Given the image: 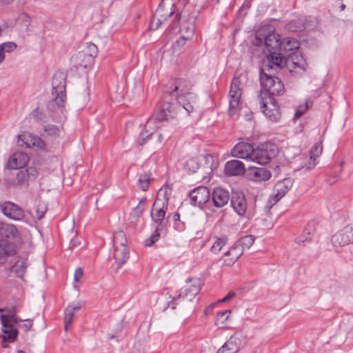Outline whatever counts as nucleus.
<instances>
[{"label": "nucleus", "instance_id": "obj_9", "mask_svg": "<svg viewBox=\"0 0 353 353\" xmlns=\"http://www.w3.org/2000/svg\"><path fill=\"white\" fill-rule=\"evenodd\" d=\"M279 149L275 144L265 143L256 148H253L250 161L261 165L268 163L270 160L276 156Z\"/></svg>", "mask_w": 353, "mask_h": 353}, {"label": "nucleus", "instance_id": "obj_13", "mask_svg": "<svg viewBox=\"0 0 353 353\" xmlns=\"http://www.w3.org/2000/svg\"><path fill=\"white\" fill-rule=\"evenodd\" d=\"M292 186V180L289 178L278 181L273 189V194L268 200L270 209L282 199Z\"/></svg>", "mask_w": 353, "mask_h": 353}, {"label": "nucleus", "instance_id": "obj_42", "mask_svg": "<svg viewBox=\"0 0 353 353\" xmlns=\"http://www.w3.org/2000/svg\"><path fill=\"white\" fill-rule=\"evenodd\" d=\"M59 132H60L59 128L54 125L48 124L44 127V133H45L44 136L45 137H52V138L57 137V136H59Z\"/></svg>", "mask_w": 353, "mask_h": 353}, {"label": "nucleus", "instance_id": "obj_24", "mask_svg": "<svg viewBox=\"0 0 353 353\" xmlns=\"http://www.w3.org/2000/svg\"><path fill=\"white\" fill-rule=\"evenodd\" d=\"M2 212L11 219L21 220L24 217L23 210L12 202H5L2 205Z\"/></svg>", "mask_w": 353, "mask_h": 353}, {"label": "nucleus", "instance_id": "obj_39", "mask_svg": "<svg viewBox=\"0 0 353 353\" xmlns=\"http://www.w3.org/2000/svg\"><path fill=\"white\" fill-rule=\"evenodd\" d=\"M254 240V236L246 235L239 239L234 244L238 247L242 248L243 252L245 249H248L252 245Z\"/></svg>", "mask_w": 353, "mask_h": 353}, {"label": "nucleus", "instance_id": "obj_12", "mask_svg": "<svg viewBox=\"0 0 353 353\" xmlns=\"http://www.w3.org/2000/svg\"><path fill=\"white\" fill-rule=\"evenodd\" d=\"M274 68L270 63L263 65L260 73V81L261 86L266 91V92L261 93L263 96H265V94H270L272 87H273L274 83H276L274 79H279V78L274 76Z\"/></svg>", "mask_w": 353, "mask_h": 353}, {"label": "nucleus", "instance_id": "obj_60", "mask_svg": "<svg viewBox=\"0 0 353 353\" xmlns=\"http://www.w3.org/2000/svg\"><path fill=\"white\" fill-rule=\"evenodd\" d=\"M26 322L21 327L24 329L25 331L30 330L32 327V321L31 319H26L24 321Z\"/></svg>", "mask_w": 353, "mask_h": 353}, {"label": "nucleus", "instance_id": "obj_45", "mask_svg": "<svg viewBox=\"0 0 353 353\" xmlns=\"http://www.w3.org/2000/svg\"><path fill=\"white\" fill-rule=\"evenodd\" d=\"M287 28L291 32H300L302 31L305 27L303 22L301 20H294L290 21L287 25Z\"/></svg>", "mask_w": 353, "mask_h": 353}, {"label": "nucleus", "instance_id": "obj_29", "mask_svg": "<svg viewBox=\"0 0 353 353\" xmlns=\"http://www.w3.org/2000/svg\"><path fill=\"white\" fill-rule=\"evenodd\" d=\"M245 165L239 160L228 161L225 165V172L228 176H238L245 172Z\"/></svg>", "mask_w": 353, "mask_h": 353}, {"label": "nucleus", "instance_id": "obj_57", "mask_svg": "<svg viewBox=\"0 0 353 353\" xmlns=\"http://www.w3.org/2000/svg\"><path fill=\"white\" fill-rule=\"evenodd\" d=\"M180 19L181 13L177 12L172 22V24L170 25L172 28H174L175 27L178 26V25L179 24Z\"/></svg>", "mask_w": 353, "mask_h": 353}, {"label": "nucleus", "instance_id": "obj_6", "mask_svg": "<svg viewBox=\"0 0 353 353\" xmlns=\"http://www.w3.org/2000/svg\"><path fill=\"white\" fill-rule=\"evenodd\" d=\"M97 53V46L94 43H88L83 49L78 51L71 57L70 61L73 66L77 69H87L93 65Z\"/></svg>", "mask_w": 353, "mask_h": 353}, {"label": "nucleus", "instance_id": "obj_46", "mask_svg": "<svg viewBox=\"0 0 353 353\" xmlns=\"http://www.w3.org/2000/svg\"><path fill=\"white\" fill-rule=\"evenodd\" d=\"M185 168L190 172V173H195L199 168V164L198 161L195 159H190L188 160L185 165Z\"/></svg>", "mask_w": 353, "mask_h": 353}, {"label": "nucleus", "instance_id": "obj_55", "mask_svg": "<svg viewBox=\"0 0 353 353\" xmlns=\"http://www.w3.org/2000/svg\"><path fill=\"white\" fill-rule=\"evenodd\" d=\"M83 276V271L81 268H78L75 270L74 274V281L75 282H79Z\"/></svg>", "mask_w": 353, "mask_h": 353}, {"label": "nucleus", "instance_id": "obj_2", "mask_svg": "<svg viewBox=\"0 0 353 353\" xmlns=\"http://www.w3.org/2000/svg\"><path fill=\"white\" fill-rule=\"evenodd\" d=\"M52 99L47 103V108L51 112H62L65 101V83L63 74H55L52 80Z\"/></svg>", "mask_w": 353, "mask_h": 353}, {"label": "nucleus", "instance_id": "obj_58", "mask_svg": "<svg viewBox=\"0 0 353 353\" xmlns=\"http://www.w3.org/2000/svg\"><path fill=\"white\" fill-rule=\"evenodd\" d=\"M235 296V293L233 292H229L224 298L217 301V303H225L230 300Z\"/></svg>", "mask_w": 353, "mask_h": 353}, {"label": "nucleus", "instance_id": "obj_49", "mask_svg": "<svg viewBox=\"0 0 353 353\" xmlns=\"http://www.w3.org/2000/svg\"><path fill=\"white\" fill-rule=\"evenodd\" d=\"M47 210V206L45 203H39L35 210V217L39 220L42 219Z\"/></svg>", "mask_w": 353, "mask_h": 353}, {"label": "nucleus", "instance_id": "obj_64", "mask_svg": "<svg viewBox=\"0 0 353 353\" xmlns=\"http://www.w3.org/2000/svg\"><path fill=\"white\" fill-rule=\"evenodd\" d=\"M5 59V52L2 50L1 47H0V63L3 62Z\"/></svg>", "mask_w": 353, "mask_h": 353}, {"label": "nucleus", "instance_id": "obj_25", "mask_svg": "<svg viewBox=\"0 0 353 353\" xmlns=\"http://www.w3.org/2000/svg\"><path fill=\"white\" fill-rule=\"evenodd\" d=\"M230 199L229 192L221 188H215L212 194L213 204L221 208L227 205Z\"/></svg>", "mask_w": 353, "mask_h": 353}, {"label": "nucleus", "instance_id": "obj_27", "mask_svg": "<svg viewBox=\"0 0 353 353\" xmlns=\"http://www.w3.org/2000/svg\"><path fill=\"white\" fill-rule=\"evenodd\" d=\"M331 243L334 248H342L352 243L345 227L332 236Z\"/></svg>", "mask_w": 353, "mask_h": 353}, {"label": "nucleus", "instance_id": "obj_20", "mask_svg": "<svg viewBox=\"0 0 353 353\" xmlns=\"http://www.w3.org/2000/svg\"><path fill=\"white\" fill-rule=\"evenodd\" d=\"M247 343V334L242 332H236L225 342L233 353H237L241 348L246 345Z\"/></svg>", "mask_w": 353, "mask_h": 353}, {"label": "nucleus", "instance_id": "obj_18", "mask_svg": "<svg viewBox=\"0 0 353 353\" xmlns=\"http://www.w3.org/2000/svg\"><path fill=\"white\" fill-rule=\"evenodd\" d=\"M0 319L2 325V335L3 339L2 347L3 348L9 347L8 343H14L17 339L18 330L14 327L13 325L8 324L6 321L4 316H0Z\"/></svg>", "mask_w": 353, "mask_h": 353}, {"label": "nucleus", "instance_id": "obj_48", "mask_svg": "<svg viewBox=\"0 0 353 353\" xmlns=\"http://www.w3.org/2000/svg\"><path fill=\"white\" fill-rule=\"evenodd\" d=\"M299 41L296 39H290L284 43V51L285 52L293 51L299 48Z\"/></svg>", "mask_w": 353, "mask_h": 353}, {"label": "nucleus", "instance_id": "obj_59", "mask_svg": "<svg viewBox=\"0 0 353 353\" xmlns=\"http://www.w3.org/2000/svg\"><path fill=\"white\" fill-rule=\"evenodd\" d=\"M346 231L349 234L352 243H353V223L345 226Z\"/></svg>", "mask_w": 353, "mask_h": 353}, {"label": "nucleus", "instance_id": "obj_17", "mask_svg": "<svg viewBox=\"0 0 353 353\" xmlns=\"http://www.w3.org/2000/svg\"><path fill=\"white\" fill-rule=\"evenodd\" d=\"M90 99V92L88 83L83 82L74 92L73 97L74 105L77 109L83 108Z\"/></svg>", "mask_w": 353, "mask_h": 353}, {"label": "nucleus", "instance_id": "obj_35", "mask_svg": "<svg viewBox=\"0 0 353 353\" xmlns=\"http://www.w3.org/2000/svg\"><path fill=\"white\" fill-rule=\"evenodd\" d=\"M196 21V18L194 16H192L187 23L183 22L181 26V31L183 33L182 34H185L186 39H192L194 36V23Z\"/></svg>", "mask_w": 353, "mask_h": 353}, {"label": "nucleus", "instance_id": "obj_37", "mask_svg": "<svg viewBox=\"0 0 353 353\" xmlns=\"http://www.w3.org/2000/svg\"><path fill=\"white\" fill-rule=\"evenodd\" d=\"M27 265L25 261L18 260L11 268L10 271L14 272L16 276L20 279H23L26 273Z\"/></svg>", "mask_w": 353, "mask_h": 353}, {"label": "nucleus", "instance_id": "obj_23", "mask_svg": "<svg viewBox=\"0 0 353 353\" xmlns=\"http://www.w3.org/2000/svg\"><path fill=\"white\" fill-rule=\"evenodd\" d=\"M210 196L209 190L204 186H199L195 188L190 194L191 201L194 205H198L199 206L206 203L209 201Z\"/></svg>", "mask_w": 353, "mask_h": 353}, {"label": "nucleus", "instance_id": "obj_62", "mask_svg": "<svg viewBox=\"0 0 353 353\" xmlns=\"http://www.w3.org/2000/svg\"><path fill=\"white\" fill-rule=\"evenodd\" d=\"M216 353H233L232 352V350H230V348L228 347L227 344L225 343L224 345L218 350Z\"/></svg>", "mask_w": 353, "mask_h": 353}, {"label": "nucleus", "instance_id": "obj_4", "mask_svg": "<svg viewBox=\"0 0 353 353\" xmlns=\"http://www.w3.org/2000/svg\"><path fill=\"white\" fill-rule=\"evenodd\" d=\"M202 282L199 279H188L185 285L181 288L177 297L173 298L172 301L168 303V307L174 310L176 305L183 306L188 302L190 303L201 290Z\"/></svg>", "mask_w": 353, "mask_h": 353}, {"label": "nucleus", "instance_id": "obj_34", "mask_svg": "<svg viewBox=\"0 0 353 353\" xmlns=\"http://www.w3.org/2000/svg\"><path fill=\"white\" fill-rule=\"evenodd\" d=\"M270 54L268 57V62L276 70L275 67L283 68L288 64L287 59L281 56V54L276 53V51L270 52Z\"/></svg>", "mask_w": 353, "mask_h": 353}, {"label": "nucleus", "instance_id": "obj_33", "mask_svg": "<svg viewBox=\"0 0 353 353\" xmlns=\"http://www.w3.org/2000/svg\"><path fill=\"white\" fill-rule=\"evenodd\" d=\"M28 179V172L26 169L19 170L16 174L15 179L11 181L10 179H6V184L8 188L14 185H22L26 184Z\"/></svg>", "mask_w": 353, "mask_h": 353}, {"label": "nucleus", "instance_id": "obj_44", "mask_svg": "<svg viewBox=\"0 0 353 353\" xmlns=\"http://www.w3.org/2000/svg\"><path fill=\"white\" fill-rule=\"evenodd\" d=\"M276 81V83H274V85L273 87H272L271 92L269 96H274V95H281L284 92V85L282 83L281 81L279 79H274Z\"/></svg>", "mask_w": 353, "mask_h": 353}, {"label": "nucleus", "instance_id": "obj_28", "mask_svg": "<svg viewBox=\"0 0 353 353\" xmlns=\"http://www.w3.org/2000/svg\"><path fill=\"white\" fill-rule=\"evenodd\" d=\"M272 176L271 172L263 168H249L248 176L250 179L260 182L268 181Z\"/></svg>", "mask_w": 353, "mask_h": 353}, {"label": "nucleus", "instance_id": "obj_7", "mask_svg": "<svg viewBox=\"0 0 353 353\" xmlns=\"http://www.w3.org/2000/svg\"><path fill=\"white\" fill-rule=\"evenodd\" d=\"M170 194L171 189L167 186L161 188L157 192V199L153 204L150 215L152 221L159 223V225H162Z\"/></svg>", "mask_w": 353, "mask_h": 353}, {"label": "nucleus", "instance_id": "obj_61", "mask_svg": "<svg viewBox=\"0 0 353 353\" xmlns=\"http://www.w3.org/2000/svg\"><path fill=\"white\" fill-rule=\"evenodd\" d=\"M163 225H158V226L156 228L154 232L152 234L156 239H159L160 236V232L163 230Z\"/></svg>", "mask_w": 353, "mask_h": 353}, {"label": "nucleus", "instance_id": "obj_1", "mask_svg": "<svg viewBox=\"0 0 353 353\" xmlns=\"http://www.w3.org/2000/svg\"><path fill=\"white\" fill-rule=\"evenodd\" d=\"M192 85L190 81L185 79L172 80L169 83L166 92L170 95L175 96L177 103L182 106L187 113L194 110V97L191 92Z\"/></svg>", "mask_w": 353, "mask_h": 353}, {"label": "nucleus", "instance_id": "obj_16", "mask_svg": "<svg viewBox=\"0 0 353 353\" xmlns=\"http://www.w3.org/2000/svg\"><path fill=\"white\" fill-rule=\"evenodd\" d=\"M287 61L286 66L292 74L303 73L306 70L307 63L303 56L297 52L289 54Z\"/></svg>", "mask_w": 353, "mask_h": 353}, {"label": "nucleus", "instance_id": "obj_15", "mask_svg": "<svg viewBox=\"0 0 353 353\" xmlns=\"http://www.w3.org/2000/svg\"><path fill=\"white\" fill-rule=\"evenodd\" d=\"M182 106L178 103L176 104L164 101L159 105V111L156 114L159 120L168 121L174 119L178 114Z\"/></svg>", "mask_w": 353, "mask_h": 353}, {"label": "nucleus", "instance_id": "obj_43", "mask_svg": "<svg viewBox=\"0 0 353 353\" xmlns=\"http://www.w3.org/2000/svg\"><path fill=\"white\" fill-rule=\"evenodd\" d=\"M145 199H142L139 201L138 205L133 209L131 213V216L137 219L143 213L145 206Z\"/></svg>", "mask_w": 353, "mask_h": 353}, {"label": "nucleus", "instance_id": "obj_5", "mask_svg": "<svg viewBox=\"0 0 353 353\" xmlns=\"http://www.w3.org/2000/svg\"><path fill=\"white\" fill-rule=\"evenodd\" d=\"M179 1L180 0H163L150 21V29L156 30L167 23L176 12V6Z\"/></svg>", "mask_w": 353, "mask_h": 353}, {"label": "nucleus", "instance_id": "obj_41", "mask_svg": "<svg viewBox=\"0 0 353 353\" xmlns=\"http://www.w3.org/2000/svg\"><path fill=\"white\" fill-rule=\"evenodd\" d=\"M81 308V305L79 303L76 306L69 305L65 310V318L64 321L72 323L73 317L74 316V311H78Z\"/></svg>", "mask_w": 353, "mask_h": 353}, {"label": "nucleus", "instance_id": "obj_32", "mask_svg": "<svg viewBox=\"0 0 353 353\" xmlns=\"http://www.w3.org/2000/svg\"><path fill=\"white\" fill-rule=\"evenodd\" d=\"M15 252L14 245L7 239L0 240V263H3L8 256Z\"/></svg>", "mask_w": 353, "mask_h": 353}, {"label": "nucleus", "instance_id": "obj_36", "mask_svg": "<svg viewBox=\"0 0 353 353\" xmlns=\"http://www.w3.org/2000/svg\"><path fill=\"white\" fill-rule=\"evenodd\" d=\"M18 236V231L16 227L13 225L3 223L0 236L6 238H17Z\"/></svg>", "mask_w": 353, "mask_h": 353}, {"label": "nucleus", "instance_id": "obj_19", "mask_svg": "<svg viewBox=\"0 0 353 353\" xmlns=\"http://www.w3.org/2000/svg\"><path fill=\"white\" fill-rule=\"evenodd\" d=\"M161 121V120H159L157 114L150 117L148 119L143 130L141 132L138 137L137 142L139 145H143L145 143V141L154 134L156 130L159 128L158 123Z\"/></svg>", "mask_w": 353, "mask_h": 353}, {"label": "nucleus", "instance_id": "obj_40", "mask_svg": "<svg viewBox=\"0 0 353 353\" xmlns=\"http://www.w3.org/2000/svg\"><path fill=\"white\" fill-rule=\"evenodd\" d=\"M226 243H227L226 237H222V238L216 237L214 242L213 243V244L211 246L210 251L213 254H219L220 252V251L221 250L222 248L223 247V245H225Z\"/></svg>", "mask_w": 353, "mask_h": 353}, {"label": "nucleus", "instance_id": "obj_10", "mask_svg": "<svg viewBox=\"0 0 353 353\" xmlns=\"http://www.w3.org/2000/svg\"><path fill=\"white\" fill-rule=\"evenodd\" d=\"M243 77H234L232 79L229 93V110L230 117L234 116L239 109V101L241 96V88L243 87Z\"/></svg>", "mask_w": 353, "mask_h": 353}, {"label": "nucleus", "instance_id": "obj_53", "mask_svg": "<svg viewBox=\"0 0 353 353\" xmlns=\"http://www.w3.org/2000/svg\"><path fill=\"white\" fill-rule=\"evenodd\" d=\"M312 238V234L310 232L305 231L303 236H299L296 239V243H304L305 241H307Z\"/></svg>", "mask_w": 353, "mask_h": 353}, {"label": "nucleus", "instance_id": "obj_26", "mask_svg": "<svg viewBox=\"0 0 353 353\" xmlns=\"http://www.w3.org/2000/svg\"><path fill=\"white\" fill-rule=\"evenodd\" d=\"M29 161L28 156L24 152H15L8 161L7 167L9 169L17 170L23 168Z\"/></svg>", "mask_w": 353, "mask_h": 353}, {"label": "nucleus", "instance_id": "obj_30", "mask_svg": "<svg viewBox=\"0 0 353 353\" xmlns=\"http://www.w3.org/2000/svg\"><path fill=\"white\" fill-rule=\"evenodd\" d=\"M243 248L235 244L224 254L223 263L230 266L243 254Z\"/></svg>", "mask_w": 353, "mask_h": 353}, {"label": "nucleus", "instance_id": "obj_21", "mask_svg": "<svg viewBox=\"0 0 353 353\" xmlns=\"http://www.w3.org/2000/svg\"><path fill=\"white\" fill-rule=\"evenodd\" d=\"M252 152L253 146L250 143L240 142L233 148L231 151V154L236 158L250 161Z\"/></svg>", "mask_w": 353, "mask_h": 353}, {"label": "nucleus", "instance_id": "obj_14", "mask_svg": "<svg viewBox=\"0 0 353 353\" xmlns=\"http://www.w3.org/2000/svg\"><path fill=\"white\" fill-rule=\"evenodd\" d=\"M17 144L21 147L32 148L36 151H46V145L45 142L39 137L29 134L23 133L18 136Z\"/></svg>", "mask_w": 353, "mask_h": 353}, {"label": "nucleus", "instance_id": "obj_22", "mask_svg": "<svg viewBox=\"0 0 353 353\" xmlns=\"http://www.w3.org/2000/svg\"><path fill=\"white\" fill-rule=\"evenodd\" d=\"M230 200L231 205L239 215L242 216L245 213L247 203L241 192H233Z\"/></svg>", "mask_w": 353, "mask_h": 353}, {"label": "nucleus", "instance_id": "obj_54", "mask_svg": "<svg viewBox=\"0 0 353 353\" xmlns=\"http://www.w3.org/2000/svg\"><path fill=\"white\" fill-rule=\"evenodd\" d=\"M190 39H186L185 34H182L181 38L178 39L174 43V48L180 49L183 47L187 40H190Z\"/></svg>", "mask_w": 353, "mask_h": 353}, {"label": "nucleus", "instance_id": "obj_63", "mask_svg": "<svg viewBox=\"0 0 353 353\" xmlns=\"http://www.w3.org/2000/svg\"><path fill=\"white\" fill-rule=\"evenodd\" d=\"M157 241H158V240L156 239V238H154L153 236H151L149 239H148L145 241V246H151Z\"/></svg>", "mask_w": 353, "mask_h": 353}, {"label": "nucleus", "instance_id": "obj_50", "mask_svg": "<svg viewBox=\"0 0 353 353\" xmlns=\"http://www.w3.org/2000/svg\"><path fill=\"white\" fill-rule=\"evenodd\" d=\"M1 316H5L6 321L8 324L13 325L14 326L15 324H18L19 322L22 321V320L18 319L13 312L11 314H1Z\"/></svg>", "mask_w": 353, "mask_h": 353}, {"label": "nucleus", "instance_id": "obj_11", "mask_svg": "<svg viewBox=\"0 0 353 353\" xmlns=\"http://www.w3.org/2000/svg\"><path fill=\"white\" fill-rule=\"evenodd\" d=\"M261 108L265 117L272 121H276L280 118L279 105L273 97L260 94Z\"/></svg>", "mask_w": 353, "mask_h": 353}, {"label": "nucleus", "instance_id": "obj_38", "mask_svg": "<svg viewBox=\"0 0 353 353\" xmlns=\"http://www.w3.org/2000/svg\"><path fill=\"white\" fill-rule=\"evenodd\" d=\"M230 313V310H225L217 314L214 324L219 329H223L227 327V320Z\"/></svg>", "mask_w": 353, "mask_h": 353}, {"label": "nucleus", "instance_id": "obj_47", "mask_svg": "<svg viewBox=\"0 0 353 353\" xmlns=\"http://www.w3.org/2000/svg\"><path fill=\"white\" fill-rule=\"evenodd\" d=\"M150 181V178L147 174L144 173L141 174L138 180V185L139 188L142 191H146L148 190V186Z\"/></svg>", "mask_w": 353, "mask_h": 353}, {"label": "nucleus", "instance_id": "obj_51", "mask_svg": "<svg viewBox=\"0 0 353 353\" xmlns=\"http://www.w3.org/2000/svg\"><path fill=\"white\" fill-rule=\"evenodd\" d=\"M4 52H11L17 48V45L14 42H6L0 44Z\"/></svg>", "mask_w": 353, "mask_h": 353}, {"label": "nucleus", "instance_id": "obj_3", "mask_svg": "<svg viewBox=\"0 0 353 353\" xmlns=\"http://www.w3.org/2000/svg\"><path fill=\"white\" fill-rule=\"evenodd\" d=\"M253 43L256 46H264L268 52L277 51L281 48L280 36L270 26H263L256 31Z\"/></svg>", "mask_w": 353, "mask_h": 353}, {"label": "nucleus", "instance_id": "obj_31", "mask_svg": "<svg viewBox=\"0 0 353 353\" xmlns=\"http://www.w3.org/2000/svg\"><path fill=\"white\" fill-rule=\"evenodd\" d=\"M323 146L321 142L316 143L310 152V160L307 164L303 168L306 170H311L316 165V159L322 154Z\"/></svg>", "mask_w": 353, "mask_h": 353}, {"label": "nucleus", "instance_id": "obj_56", "mask_svg": "<svg viewBox=\"0 0 353 353\" xmlns=\"http://www.w3.org/2000/svg\"><path fill=\"white\" fill-rule=\"evenodd\" d=\"M26 170V171L28 172V178H29V179L30 178L34 179L37 176L38 172H37V170L35 168H32V167H29L28 168H27Z\"/></svg>", "mask_w": 353, "mask_h": 353}, {"label": "nucleus", "instance_id": "obj_52", "mask_svg": "<svg viewBox=\"0 0 353 353\" xmlns=\"http://www.w3.org/2000/svg\"><path fill=\"white\" fill-rule=\"evenodd\" d=\"M308 109V103L305 102L304 105L299 106V108L296 109L295 114H294V119H297L299 117H301Z\"/></svg>", "mask_w": 353, "mask_h": 353}, {"label": "nucleus", "instance_id": "obj_8", "mask_svg": "<svg viewBox=\"0 0 353 353\" xmlns=\"http://www.w3.org/2000/svg\"><path fill=\"white\" fill-rule=\"evenodd\" d=\"M127 239L125 233L121 231L114 232L113 237L114 259L117 265L116 271L126 262L129 258V252L127 248Z\"/></svg>", "mask_w": 353, "mask_h": 353}]
</instances>
